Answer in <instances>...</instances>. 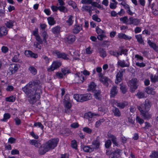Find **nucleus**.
Masks as SVG:
<instances>
[{"label": "nucleus", "instance_id": "obj_1", "mask_svg": "<svg viewBox=\"0 0 158 158\" xmlns=\"http://www.w3.org/2000/svg\"><path fill=\"white\" fill-rule=\"evenodd\" d=\"M22 90L30 98V103L33 104L40 98L42 87L39 80H34L30 81Z\"/></svg>", "mask_w": 158, "mask_h": 158}, {"label": "nucleus", "instance_id": "obj_2", "mask_svg": "<svg viewBox=\"0 0 158 158\" xmlns=\"http://www.w3.org/2000/svg\"><path fill=\"white\" fill-rule=\"evenodd\" d=\"M73 98L77 102H82L90 100L92 98V96L90 93L74 94L73 95Z\"/></svg>", "mask_w": 158, "mask_h": 158}, {"label": "nucleus", "instance_id": "obj_3", "mask_svg": "<svg viewBox=\"0 0 158 158\" xmlns=\"http://www.w3.org/2000/svg\"><path fill=\"white\" fill-rule=\"evenodd\" d=\"M58 142L59 139L55 138L48 140L45 144L49 151L54 149L57 146Z\"/></svg>", "mask_w": 158, "mask_h": 158}, {"label": "nucleus", "instance_id": "obj_4", "mask_svg": "<svg viewBox=\"0 0 158 158\" xmlns=\"http://www.w3.org/2000/svg\"><path fill=\"white\" fill-rule=\"evenodd\" d=\"M151 103L149 100L146 99L143 103L137 106V108L140 112H141V110L143 111H148L151 107Z\"/></svg>", "mask_w": 158, "mask_h": 158}, {"label": "nucleus", "instance_id": "obj_5", "mask_svg": "<svg viewBox=\"0 0 158 158\" xmlns=\"http://www.w3.org/2000/svg\"><path fill=\"white\" fill-rule=\"evenodd\" d=\"M138 81L135 78H133L129 81L128 83V85L129 86L132 91H134L137 88Z\"/></svg>", "mask_w": 158, "mask_h": 158}, {"label": "nucleus", "instance_id": "obj_6", "mask_svg": "<svg viewBox=\"0 0 158 158\" xmlns=\"http://www.w3.org/2000/svg\"><path fill=\"white\" fill-rule=\"evenodd\" d=\"M135 58H136V61L135 62V65L140 67H144L146 66V64L142 62L143 60V57L138 54L135 55Z\"/></svg>", "mask_w": 158, "mask_h": 158}, {"label": "nucleus", "instance_id": "obj_7", "mask_svg": "<svg viewBox=\"0 0 158 158\" xmlns=\"http://www.w3.org/2000/svg\"><path fill=\"white\" fill-rule=\"evenodd\" d=\"M96 31L97 33L98 34L97 38L99 40H102L103 38L106 37L104 31L102 30L98 27H96Z\"/></svg>", "mask_w": 158, "mask_h": 158}, {"label": "nucleus", "instance_id": "obj_8", "mask_svg": "<svg viewBox=\"0 0 158 158\" xmlns=\"http://www.w3.org/2000/svg\"><path fill=\"white\" fill-rule=\"evenodd\" d=\"M125 71V69H121L117 73L116 76V79L115 83L118 84L121 81L123 77V73H124Z\"/></svg>", "mask_w": 158, "mask_h": 158}, {"label": "nucleus", "instance_id": "obj_9", "mask_svg": "<svg viewBox=\"0 0 158 158\" xmlns=\"http://www.w3.org/2000/svg\"><path fill=\"white\" fill-rule=\"evenodd\" d=\"M61 65V63L60 62L57 61H53L50 67L48 69V71L49 72L53 71L59 68Z\"/></svg>", "mask_w": 158, "mask_h": 158}, {"label": "nucleus", "instance_id": "obj_10", "mask_svg": "<svg viewBox=\"0 0 158 158\" xmlns=\"http://www.w3.org/2000/svg\"><path fill=\"white\" fill-rule=\"evenodd\" d=\"M75 75V81L76 82L78 83H82L86 79L85 76L83 75L82 74H81L80 73L76 74Z\"/></svg>", "mask_w": 158, "mask_h": 158}, {"label": "nucleus", "instance_id": "obj_11", "mask_svg": "<svg viewBox=\"0 0 158 158\" xmlns=\"http://www.w3.org/2000/svg\"><path fill=\"white\" fill-rule=\"evenodd\" d=\"M113 102L117 107L120 109H123L128 105V102L126 101H123L119 102L117 100H114Z\"/></svg>", "mask_w": 158, "mask_h": 158}, {"label": "nucleus", "instance_id": "obj_12", "mask_svg": "<svg viewBox=\"0 0 158 158\" xmlns=\"http://www.w3.org/2000/svg\"><path fill=\"white\" fill-rule=\"evenodd\" d=\"M76 39V37L74 35H71L67 36L64 40L65 42L71 44L75 41Z\"/></svg>", "mask_w": 158, "mask_h": 158}, {"label": "nucleus", "instance_id": "obj_13", "mask_svg": "<svg viewBox=\"0 0 158 158\" xmlns=\"http://www.w3.org/2000/svg\"><path fill=\"white\" fill-rule=\"evenodd\" d=\"M19 64H13L10 65L9 70L11 74H13L16 73L18 69Z\"/></svg>", "mask_w": 158, "mask_h": 158}, {"label": "nucleus", "instance_id": "obj_14", "mask_svg": "<svg viewBox=\"0 0 158 158\" xmlns=\"http://www.w3.org/2000/svg\"><path fill=\"white\" fill-rule=\"evenodd\" d=\"M54 53L55 54L58 58H61L64 60H68V58L67 57V55L64 53H61L57 50H55Z\"/></svg>", "mask_w": 158, "mask_h": 158}, {"label": "nucleus", "instance_id": "obj_15", "mask_svg": "<svg viewBox=\"0 0 158 158\" xmlns=\"http://www.w3.org/2000/svg\"><path fill=\"white\" fill-rule=\"evenodd\" d=\"M121 150L119 149H117L112 152L109 158H118L120 156Z\"/></svg>", "mask_w": 158, "mask_h": 158}, {"label": "nucleus", "instance_id": "obj_16", "mask_svg": "<svg viewBox=\"0 0 158 158\" xmlns=\"http://www.w3.org/2000/svg\"><path fill=\"white\" fill-rule=\"evenodd\" d=\"M82 29V25H75L72 30L74 34H77Z\"/></svg>", "mask_w": 158, "mask_h": 158}, {"label": "nucleus", "instance_id": "obj_17", "mask_svg": "<svg viewBox=\"0 0 158 158\" xmlns=\"http://www.w3.org/2000/svg\"><path fill=\"white\" fill-rule=\"evenodd\" d=\"M92 144L94 146V147L93 148V150L94 149H97L99 148L100 144L99 137H97L95 140L92 142Z\"/></svg>", "mask_w": 158, "mask_h": 158}, {"label": "nucleus", "instance_id": "obj_18", "mask_svg": "<svg viewBox=\"0 0 158 158\" xmlns=\"http://www.w3.org/2000/svg\"><path fill=\"white\" fill-rule=\"evenodd\" d=\"M112 112L114 115L116 117H119L121 116V114L120 110L115 106H113Z\"/></svg>", "mask_w": 158, "mask_h": 158}, {"label": "nucleus", "instance_id": "obj_19", "mask_svg": "<svg viewBox=\"0 0 158 158\" xmlns=\"http://www.w3.org/2000/svg\"><path fill=\"white\" fill-rule=\"evenodd\" d=\"M40 147L39 149V152L41 155H43L49 151L45 144H44L42 146H40Z\"/></svg>", "mask_w": 158, "mask_h": 158}, {"label": "nucleus", "instance_id": "obj_20", "mask_svg": "<svg viewBox=\"0 0 158 158\" xmlns=\"http://www.w3.org/2000/svg\"><path fill=\"white\" fill-rule=\"evenodd\" d=\"M148 111H143L141 110V114L143 117L144 119L148 120L151 118V115L148 112Z\"/></svg>", "mask_w": 158, "mask_h": 158}, {"label": "nucleus", "instance_id": "obj_21", "mask_svg": "<svg viewBox=\"0 0 158 158\" xmlns=\"http://www.w3.org/2000/svg\"><path fill=\"white\" fill-rule=\"evenodd\" d=\"M117 64L118 66L122 68L129 67L130 66L129 63H126L125 61L124 60H118Z\"/></svg>", "mask_w": 158, "mask_h": 158}, {"label": "nucleus", "instance_id": "obj_22", "mask_svg": "<svg viewBox=\"0 0 158 158\" xmlns=\"http://www.w3.org/2000/svg\"><path fill=\"white\" fill-rule=\"evenodd\" d=\"M25 55L28 57H31L34 58H36L38 57V55L34 53L30 50H27L25 52Z\"/></svg>", "mask_w": 158, "mask_h": 158}, {"label": "nucleus", "instance_id": "obj_23", "mask_svg": "<svg viewBox=\"0 0 158 158\" xmlns=\"http://www.w3.org/2000/svg\"><path fill=\"white\" fill-rule=\"evenodd\" d=\"M8 32L7 28L3 26L0 28V37L3 35H6Z\"/></svg>", "mask_w": 158, "mask_h": 158}, {"label": "nucleus", "instance_id": "obj_24", "mask_svg": "<svg viewBox=\"0 0 158 158\" xmlns=\"http://www.w3.org/2000/svg\"><path fill=\"white\" fill-rule=\"evenodd\" d=\"M118 90L117 87L115 86H112L110 89V96L111 97H114L117 94Z\"/></svg>", "mask_w": 158, "mask_h": 158}, {"label": "nucleus", "instance_id": "obj_25", "mask_svg": "<svg viewBox=\"0 0 158 158\" xmlns=\"http://www.w3.org/2000/svg\"><path fill=\"white\" fill-rule=\"evenodd\" d=\"M148 43L149 46L152 48L156 52H158V46L154 43L152 42L149 40H148Z\"/></svg>", "mask_w": 158, "mask_h": 158}, {"label": "nucleus", "instance_id": "obj_26", "mask_svg": "<svg viewBox=\"0 0 158 158\" xmlns=\"http://www.w3.org/2000/svg\"><path fill=\"white\" fill-rule=\"evenodd\" d=\"M15 22L14 20H9L5 22V24L6 27L9 28H12L14 26V23Z\"/></svg>", "mask_w": 158, "mask_h": 158}, {"label": "nucleus", "instance_id": "obj_27", "mask_svg": "<svg viewBox=\"0 0 158 158\" xmlns=\"http://www.w3.org/2000/svg\"><path fill=\"white\" fill-rule=\"evenodd\" d=\"M118 37L120 39H123L126 40H130L131 39V37L130 36H128L125 34L120 33L118 34Z\"/></svg>", "mask_w": 158, "mask_h": 158}, {"label": "nucleus", "instance_id": "obj_28", "mask_svg": "<svg viewBox=\"0 0 158 158\" xmlns=\"http://www.w3.org/2000/svg\"><path fill=\"white\" fill-rule=\"evenodd\" d=\"M19 54L18 53L15 54L11 59L12 61L13 62H19L20 60L19 59Z\"/></svg>", "mask_w": 158, "mask_h": 158}, {"label": "nucleus", "instance_id": "obj_29", "mask_svg": "<svg viewBox=\"0 0 158 158\" xmlns=\"http://www.w3.org/2000/svg\"><path fill=\"white\" fill-rule=\"evenodd\" d=\"M129 20L130 24H133L135 25H138L140 22L139 20L136 19H133L132 17L129 18Z\"/></svg>", "mask_w": 158, "mask_h": 158}, {"label": "nucleus", "instance_id": "obj_30", "mask_svg": "<svg viewBox=\"0 0 158 158\" xmlns=\"http://www.w3.org/2000/svg\"><path fill=\"white\" fill-rule=\"evenodd\" d=\"M94 98L100 100L102 97L101 91L100 90H94Z\"/></svg>", "mask_w": 158, "mask_h": 158}, {"label": "nucleus", "instance_id": "obj_31", "mask_svg": "<svg viewBox=\"0 0 158 158\" xmlns=\"http://www.w3.org/2000/svg\"><path fill=\"white\" fill-rule=\"evenodd\" d=\"M135 37L137 39V41L139 44L143 45L144 44L143 40V39L142 36L141 35L139 34L135 35Z\"/></svg>", "mask_w": 158, "mask_h": 158}, {"label": "nucleus", "instance_id": "obj_32", "mask_svg": "<svg viewBox=\"0 0 158 158\" xmlns=\"http://www.w3.org/2000/svg\"><path fill=\"white\" fill-rule=\"evenodd\" d=\"M29 142L31 145H33L36 147L38 148L40 146V144L37 140L34 139L30 140Z\"/></svg>", "mask_w": 158, "mask_h": 158}, {"label": "nucleus", "instance_id": "obj_33", "mask_svg": "<svg viewBox=\"0 0 158 158\" xmlns=\"http://www.w3.org/2000/svg\"><path fill=\"white\" fill-rule=\"evenodd\" d=\"M60 27L57 26L53 27L52 29V31L54 34H57L60 33Z\"/></svg>", "mask_w": 158, "mask_h": 158}, {"label": "nucleus", "instance_id": "obj_34", "mask_svg": "<svg viewBox=\"0 0 158 158\" xmlns=\"http://www.w3.org/2000/svg\"><path fill=\"white\" fill-rule=\"evenodd\" d=\"M110 138L111 139V141H112L113 144L115 146L118 147L119 145L118 143V142L117 141V138L115 136L111 135L110 136Z\"/></svg>", "mask_w": 158, "mask_h": 158}, {"label": "nucleus", "instance_id": "obj_35", "mask_svg": "<svg viewBox=\"0 0 158 158\" xmlns=\"http://www.w3.org/2000/svg\"><path fill=\"white\" fill-rule=\"evenodd\" d=\"M94 114L90 112L86 113L85 115V118L88 119L89 121L92 122V118H93Z\"/></svg>", "mask_w": 158, "mask_h": 158}, {"label": "nucleus", "instance_id": "obj_36", "mask_svg": "<svg viewBox=\"0 0 158 158\" xmlns=\"http://www.w3.org/2000/svg\"><path fill=\"white\" fill-rule=\"evenodd\" d=\"M145 92L148 94H154L155 92L153 89L149 87H146L145 89Z\"/></svg>", "mask_w": 158, "mask_h": 158}, {"label": "nucleus", "instance_id": "obj_37", "mask_svg": "<svg viewBox=\"0 0 158 158\" xmlns=\"http://www.w3.org/2000/svg\"><path fill=\"white\" fill-rule=\"evenodd\" d=\"M151 158H158V151H154L152 152L150 155Z\"/></svg>", "mask_w": 158, "mask_h": 158}, {"label": "nucleus", "instance_id": "obj_38", "mask_svg": "<svg viewBox=\"0 0 158 158\" xmlns=\"http://www.w3.org/2000/svg\"><path fill=\"white\" fill-rule=\"evenodd\" d=\"M99 52L101 56L104 58L106 56V51L103 48H100L99 49Z\"/></svg>", "mask_w": 158, "mask_h": 158}, {"label": "nucleus", "instance_id": "obj_39", "mask_svg": "<svg viewBox=\"0 0 158 158\" xmlns=\"http://www.w3.org/2000/svg\"><path fill=\"white\" fill-rule=\"evenodd\" d=\"M64 106L65 108L70 109L72 107V104L70 101L63 102Z\"/></svg>", "mask_w": 158, "mask_h": 158}, {"label": "nucleus", "instance_id": "obj_40", "mask_svg": "<svg viewBox=\"0 0 158 158\" xmlns=\"http://www.w3.org/2000/svg\"><path fill=\"white\" fill-rule=\"evenodd\" d=\"M96 85L94 82H92L90 83L88 86V89L89 90L94 91L96 88Z\"/></svg>", "mask_w": 158, "mask_h": 158}, {"label": "nucleus", "instance_id": "obj_41", "mask_svg": "<svg viewBox=\"0 0 158 158\" xmlns=\"http://www.w3.org/2000/svg\"><path fill=\"white\" fill-rule=\"evenodd\" d=\"M150 79L152 82L155 83L158 81L157 76L154 75L152 74H151L150 75Z\"/></svg>", "mask_w": 158, "mask_h": 158}, {"label": "nucleus", "instance_id": "obj_42", "mask_svg": "<svg viewBox=\"0 0 158 158\" xmlns=\"http://www.w3.org/2000/svg\"><path fill=\"white\" fill-rule=\"evenodd\" d=\"M29 70L30 71V72L34 75H35L37 73V70L33 66H30L29 68Z\"/></svg>", "mask_w": 158, "mask_h": 158}, {"label": "nucleus", "instance_id": "obj_43", "mask_svg": "<svg viewBox=\"0 0 158 158\" xmlns=\"http://www.w3.org/2000/svg\"><path fill=\"white\" fill-rule=\"evenodd\" d=\"M15 100V97L13 96H11L6 98V100L7 102H13Z\"/></svg>", "mask_w": 158, "mask_h": 158}, {"label": "nucleus", "instance_id": "obj_44", "mask_svg": "<svg viewBox=\"0 0 158 158\" xmlns=\"http://www.w3.org/2000/svg\"><path fill=\"white\" fill-rule=\"evenodd\" d=\"M98 110L99 111L103 112L104 113L107 112L108 109L105 106H102L99 107Z\"/></svg>", "mask_w": 158, "mask_h": 158}, {"label": "nucleus", "instance_id": "obj_45", "mask_svg": "<svg viewBox=\"0 0 158 158\" xmlns=\"http://www.w3.org/2000/svg\"><path fill=\"white\" fill-rule=\"evenodd\" d=\"M83 149L84 152H91L93 150V148H90L88 146L84 147Z\"/></svg>", "mask_w": 158, "mask_h": 158}, {"label": "nucleus", "instance_id": "obj_46", "mask_svg": "<svg viewBox=\"0 0 158 158\" xmlns=\"http://www.w3.org/2000/svg\"><path fill=\"white\" fill-rule=\"evenodd\" d=\"M120 89L123 94H125L127 91V89L125 85L123 84H120Z\"/></svg>", "mask_w": 158, "mask_h": 158}, {"label": "nucleus", "instance_id": "obj_47", "mask_svg": "<svg viewBox=\"0 0 158 158\" xmlns=\"http://www.w3.org/2000/svg\"><path fill=\"white\" fill-rule=\"evenodd\" d=\"M100 80L106 84L108 83V82L110 81V80L108 78L105 76H104L101 79H100Z\"/></svg>", "mask_w": 158, "mask_h": 158}, {"label": "nucleus", "instance_id": "obj_48", "mask_svg": "<svg viewBox=\"0 0 158 158\" xmlns=\"http://www.w3.org/2000/svg\"><path fill=\"white\" fill-rule=\"evenodd\" d=\"M91 8L92 6H90L85 5L82 7L81 10L83 11L88 12L90 9H91Z\"/></svg>", "mask_w": 158, "mask_h": 158}, {"label": "nucleus", "instance_id": "obj_49", "mask_svg": "<svg viewBox=\"0 0 158 158\" xmlns=\"http://www.w3.org/2000/svg\"><path fill=\"white\" fill-rule=\"evenodd\" d=\"M68 19L67 20L66 22L68 25L71 26L72 25L73 23V21L72 20L73 16L72 15H70L68 16Z\"/></svg>", "mask_w": 158, "mask_h": 158}, {"label": "nucleus", "instance_id": "obj_50", "mask_svg": "<svg viewBox=\"0 0 158 158\" xmlns=\"http://www.w3.org/2000/svg\"><path fill=\"white\" fill-rule=\"evenodd\" d=\"M113 3L111 2L110 4V9H114L117 7V5L118 4V2L115 1V2H113Z\"/></svg>", "mask_w": 158, "mask_h": 158}, {"label": "nucleus", "instance_id": "obj_51", "mask_svg": "<svg viewBox=\"0 0 158 158\" xmlns=\"http://www.w3.org/2000/svg\"><path fill=\"white\" fill-rule=\"evenodd\" d=\"M136 95L140 99L145 97V93L142 92H139Z\"/></svg>", "mask_w": 158, "mask_h": 158}, {"label": "nucleus", "instance_id": "obj_52", "mask_svg": "<svg viewBox=\"0 0 158 158\" xmlns=\"http://www.w3.org/2000/svg\"><path fill=\"white\" fill-rule=\"evenodd\" d=\"M48 23L49 25H52L54 24L55 23V22L54 21V19L53 18L51 17H49L48 18Z\"/></svg>", "mask_w": 158, "mask_h": 158}, {"label": "nucleus", "instance_id": "obj_53", "mask_svg": "<svg viewBox=\"0 0 158 158\" xmlns=\"http://www.w3.org/2000/svg\"><path fill=\"white\" fill-rule=\"evenodd\" d=\"M109 53L111 55L117 57H118L119 55V52H116V51H110Z\"/></svg>", "mask_w": 158, "mask_h": 158}, {"label": "nucleus", "instance_id": "obj_54", "mask_svg": "<svg viewBox=\"0 0 158 158\" xmlns=\"http://www.w3.org/2000/svg\"><path fill=\"white\" fill-rule=\"evenodd\" d=\"M58 10L61 12H66L68 11L67 9L64 6H58Z\"/></svg>", "mask_w": 158, "mask_h": 158}, {"label": "nucleus", "instance_id": "obj_55", "mask_svg": "<svg viewBox=\"0 0 158 158\" xmlns=\"http://www.w3.org/2000/svg\"><path fill=\"white\" fill-rule=\"evenodd\" d=\"M68 4L71 6L74 9H75L77 7V5L72 0H69L68 1Z\"/></svg>", "mask_w": 158, "mask_h": 158}, {"label": "nucleus", "instance_id": "obj_56", "mask_svg": "<svg viewBox=\"0 0 158 158\" xmlns=\"http://www.w3.org/2000/svg\"><path fill=\"white\" fill-rule=\"evenodd\" d=\"M42 36L44 41H45L48 37V35L45 31H44L42 32Z\"/></svg>", "mask_w": 158, "mask_h": 158}, {"label": "nucleus", "instance_id": "obj_57", "mask_svg": "<svg viewBox=\"0 0 158 158\" xmlns=\"http://www.w3.org/2000/svg\"><path fill=\"white\" fill-rule=\"evenodd\" d=\"M10 117V115L8 113H6L4 115V118L1 119V121L4 122H6L7 119L9 118Z\"/></svg>", "mask_w": 158, "mask_h": 158}, {"label": "nucleus", "instance_id": "obj_58", "mask_svg": "<svg viewBox=\"0 0 158 158\" xmlns=\"http://www.w3.org/2000/svg\"><path fill=\"white\" fill-rule=\"evenodd\" d=\"M82 130L84 132L88 134H91L92 132V130L88 127L83 128Z\"/></svg>", "mask_w": 158, "mask_h": 158}, {"label": "nucleus", "instance_id": "obj_59", "mask_svg": "<svg viewBox=\"0 0 158 158\" xmlns=\"http://www.w3.org/2000/svg\"><path fill=\"white\" fill-rule=\"evenodd\" d=\"M127 51V50L126 49H122L121 50L120 52L119 53V54L120 55L124 54L125 56H127L128 54Z\"/></svg>", "mask_w": 158, "mask_h": 158}, {"label": "nucleus", "instance_id": "obj_60", "mask_svg": "<svg viewBox=\"0 0 158 158\" xmlns=\"http://www.w3.org/2000/svg\"><path fill=\"white\" fill-rule=\"evenodd\" d=\"M111 145V142L110 140H106L105 143V146L106 148H108Z\"/></svg>", "mask_w": 158, "mask_h": 158}, {"label": "nucleus", "instance_id": "obj_61", "mask_svg": "<svg viewBox=\"0 0 158 158\" xmlns=\"http://www.w3.org/2000/svg\"><path fill=\"white\" fill-rule=\"evenodd\" d=\"M71 146L73 148L76 149L77 147L76 141L74 140L72 141Z\"/></svg>", "mask_w": 158, "mask_h": 158}, {"label": "nucleus", "instance_id": "obj_62", "mask_svg": "<svg viewBox=\"0 0 158 158\" xmlns=\"http://www.w3.org/2000/svg\"><path fill=\"white\" fill-rule=\"evenodd\" d=\"M92 2V0H82L81 1L82 3L85 4H91Z\"/></svg>", "mask_w": 158, "mask_h": 158}, {"label": "nucleus", "instance_id": "obj_63", "mask_svg": "<svg viewBox=\"0 0 158 158\" xmlns=\"http://www.w3.org/2000/svg\"><path fill=\"white\" fill-rule=\"evenodd\" d=\"M92 19L98 22H100L101 21L100 19L98 17V15L96 14L92 16Z\"/></svg>", "mask_w": 158, "mask_h": 158}, {"label": "nucleus", "instance_id": "obj_64", "mask_svg": "<svg viewBox=\"0 0 158 158\" xmlns=\"http://www.w3.org/2000/svg\"><path fill=\"white\" fill-rule=\"evenodd\" d=\"M136 121L140 124H143L144 123L143 119L140 118L139 117L137 116L136 118Z\"/></svg>", "mask_w": 158, "mask_h": 158}]
</instances>
